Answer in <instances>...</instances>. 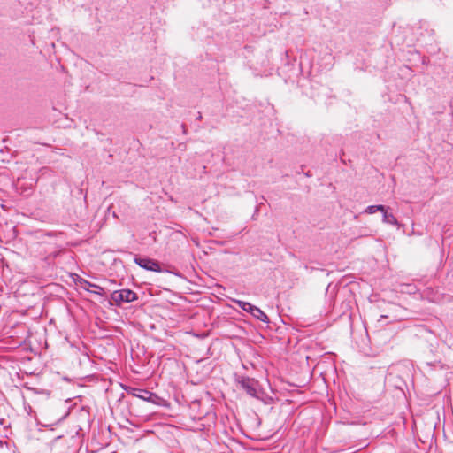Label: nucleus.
I'll list each match as a JSON object with an SVG mask.
<instances>
[{
	"instance_id": "1",
	"label": "nucleus",
	"mask_w": 453,
	"mask_h": 453,
	"mask_svg": "<svg viewBox=\"0 0 453 453\" xmlns=\"http://www.w3.org/2000/svg\"><path fill=\"white\" fill-rule=\"evenodd\" d=\"M237 383L250 396L258 397L259 383L253 378L241 376L237 379Z\"/></svg>"
},
{
	"instance_id": "2",
	"label": "nucleus",
	"mask_w": 453,
	"mask_h": 453,
	"mask_svg": "<svg viewBox=\"0 0 453 453\" xmlns=\"http://www.w3.org/2000/svg\"><path fill=\"white\" fill-rule=\"evenodd\" d=\"M137 298V294L130 289L116 290L111 294V299L117 305H120L122 303H131Z\"/></svg>"
},
{
	"instance_id": "3",
	"label": "nucleus",
	"mask_w": 453,
	"mask_h": 453,
	"mask_svg": "<svg viewBox=\"0 0 453 453\" xmlns=\"http://www.w3.org/2000/svg\"><path fill=\"white\" fill-rule=\"evenodd\" d=\"M134 262L140 267L151 272H162L161 265L158 261L146 257H135Z\"/></svg>"
},
{
	"instance_id": "4",
	"label": "nucleus",
	"mask_w": 453,
	"mask_h": 453,
	"mask_svg": "<svg viewBox=\"0 0 453 453\" xmlns=\"http://www.w3.org/2000/svg\"><path fill=\"white\" fill-rule=\"evenodd\" d=\"M130 394L132 395L142 399L144 401L157 403V401L159 399L157 394L152 393L147 389H142V388H132L130 391Z\"/></svg>"
},
{
	"instance_id": "5",
	"label": "nucleus",
	"mask_w": 453,
	"mask_h": 453,
	"mask_svg": "<svg viewBox=\"0 0 453 453\" xmlns=\"http://www.w3.org/2000/svg\"><path fill=\"white\" fill-rule=\"evenodd\" d=\"M247 312H250V314H252L253 317H255L256 319H259L262 322L269 321L268 316L260 308L253 304H250V306H249V311H247Z\"/></svg>"
},
{
	"instance_id": "6",
	"label": "nucleus",
	"mask_w": 453,
	"mask_h": 453,
	"mask_svg": "<svg viewBox=\"0 0 453 453\" xmlns=\"http://www.w3.org/2000/svg\"><path fill=\"white\" fill-rule=\"evenodd\" d=\"M381 212L383 213L382 221L384 223L390 224V225H393V226H398L399 225L398 220L396 219V218L393 214L388 213L386 207H385V211H381Z\"/></svg>"
},
{
	"instance_id": "7",
	"label": "nucleus",
	"mask_w": 453,
	"mask_h": 453,
	"mask_svg": "<svg viewBox=\"0 0 453 453\" xmlns=\"http://www.w3.org/2000/svg\"><path fill=\"white\" fill-rule=\"evenodd\" d=\"M385 211V206L384 205H369L367 206L365 211H364V213H366V214H373L375 213L376 211Z\"/></svg>"
},
{
	"instance_id": "8",
	"label": "nucleus",
	"mask_w": 453,
	"mask_h": 453,
	"mask_svg": "<svg viewBox=\"0 0 453 453\" xmlns=\"http://www.w3.org/2000/svg\"><path fill=\"white\" fill-rule=\"evenodd\" d=\"M86 285H88L89 288H92L93 289L88 288V291L93 292L95 294L103 295L104 288L96 284L90 283L87 280L84 281Z\"/></svg>"
},
{
	"instance_id": "9",
	"label": "nucleus",
	"mask_w": 453,
	"mask_h": 453,
	"mask_svg": "<svg viewBox=\"0 0 453 453\" xmlns=\"http://www.w3.org/2000/svg\"><path fill=\"white\" fill-rule=\"evenodd\" d=\"M234 303L235 304L238 305L239 308H241L242 310L247 311H249V306H250V303H248V302H244V301H242V300H234Z\"/></svg>"
},
{
	"instance_id": "10",
	"label": "nucleus",
	"mask_w": 453,
	"mask_h": 453,
	"mask_svg": "<svg viewBox=\"0 0 453 453\" xmlns=\"http://www.w3.org/2000/svg\"><path fill=\"white\" fill-rule=\"evenodd\" d=\"M196 119H202V114H201V112H198V116H197V118H196Z\"/></svg>"
}]
</instances>
